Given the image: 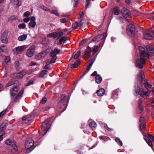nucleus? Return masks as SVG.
<instances>
[{
	"label": "nucleus",
	"mask_w": 154,
	"mask_h": 154,
	"mask_svg": "<svg viewBox=\"0 0 154 154\" xmlns=\"http://www.w3.org/2000/svg\"><path fill=\"white\" fill-rule=\"evenodd\" d=\"M138 49L140 52V58L136 61V65L137 67L141 69L145 64V60L148 58L149 55L145 51L144 48L142 47L139 46Z\"/></svg>",
	"instance_id": "1"
},
{
	"label": "nucleus",
	"mask_w": 154,
	"mask_h": 154,
	"mask_svg": "<svg viewBox=\"0 0 154 154\" xmlns=\"http://www.w3.org/2000/svg\"><path fill=\"white\" fill-rule=\"evenodd\" d=\"M137 79L142 83H143V82H144V86L148 91H151L152 90V86L149 84L148 82H146V80L144 79V73L142 71H139L137 75Z\"/></svg>",
	"instance_id": "2"
},
{
	"label": "nucleus",
	"mask_w": 154,
	"mask_h": 154,
	"mask_svg": "<svg viewBox=\"0 0 154 154\" xmlns=\"http://www.w3.org/2000/svg\"><path fill=\"white\" fill-rule=\"evenodd\" d=\"M135 92L137 94H139L144 99H146L149 96L148 92L141 89L138 85L136 86Z\"/></svg>",
	"instance_id": "3"
},
{
	"label": "nucleus",
	"mask_w": 154,
	"mask_h": 154,
	"mask_svg": "<svg viewBox=\"0 0 154 154\" xmlns=\"http://www.w3.org/2000/svg\"><path fill=\"white\" fill-rule=\"evenodd\" d=\"M60 51L58 48H54V50L51 51L50 53V56L52 57V59L50 61V63L51 64L54 62L56 60L57 57L56 55L59 54Z\"/></svg>",
	"instance_id": "4"
},
{
	"label": "nucleus",
	"mask_w": 154,
	"mask_h": 154,
	"mask_svg": "<svg viewBox=\"0 0 154 154\" xmlns=\"http://www.w3.org/2000/svg\"><path fill=\"white\" fill-rule=\"evenodd\" d=\"M25 146L27 149H33L35 146L34 145L33 140L31 138L27 139L25 144Z\"/></svg>",
	"instance_id": "5"
},
{
	"label": "nucleus",
	"mask_w": 154,
	"mask_h": 154,
	"mask_svg": "<svg viewBox=\"0 0 154 154\" xmlns=\"http://www.w3.org/2000/svg\"><path fill=\"white\" fill-rule=\"evenodd\" d=\"M152 33L153 34L154 37V30H152L151 32L148 30L143 31V34L145 39L149 40H152L153 38V36L151 35Z\"/></svg>",
	"instance_id": "6"
},
{
	"label": "nucleus",
	"mask_w": 154,
	"mask_h": 154,
	"mask_svg": "<svg viewBox=\"0 0 154 154\" xmlns=\"http://www.w3.org/2000/svg\"><path fill=\"white\" fill-rule=\"evenodd\" d=\"M124 17L128 21L129 20L131 19V13L130 11L125 8H124L121 11Z\"/></svg>",
	"instance_id": "7"
},
{
	"label": "nucleus",
	"mask_w": 154,
	"mask_h": 154,
	"mask_svg": "<svg viewBox=\"0 0 154 154\" xmlns=\"http://www.w3.org/2000/svg\"><path fill=\"white\" fill-rule=\"evenodd\" d=\"M127 32L130 36H132L135 33L134 26L132 24H129L127 28Z\"/></svg>",
	"instance_id": "8"
},
{
	"label": "nucleus",
	"mask_w": 154,
	"mask_h": 154,
	"mask_svg": "<svg viewBox=\"0 0 154 154\" xmlns=\"http://www.w3.org/2000/svg\"><path fill=\"white\" fill-rule=\"evenodd\" d=\"M106 36V33H104L102 35H98L94 37L92 39V41L96 43L97 42L105 38Z\"/></svg>",
	"instance_id": "9"
},
{
	"label": "nucleus",
	"mask_w": 154,
	"mask_h": 154,
	"mask_svg": "<svg viewBox=\"0 0 154 154\" xmlns=\"http://www.w3.org/2000/svg\"><path fill=\"white\" fill-rule=\"evenodd\" d=\"M35 48V45H32L30 47L26 53V55L29 57H32L34 54Z\"/></svg>",
	"instance_id": "10"
},
{
	"label": "nucleus",
	"mask_w": 154,
	"mask_h": 154,
	"mask_svg": "<svg viewBox=\"0 0 154 154\" xmlns=\"http://www.w3.org/2000/svg\"><path fill=\"white\" fill-rule=\"evenodd\" d=\"M149 138H150L153 142H154V137L153 136L148 134V136H145L144 139L148 144L150 146H152V142L150 140Z\"/></svg>",
	"instance_id": "11"
},
{
	"label": "nucleus",
	"mask_w": 154,
	"mask_h": 154,
	"mask_svg": "<svg viewBox=\"0 0 154 154\" xmlns=\"http://www.w3.org/2000/svg\"><path fill=\"white\" fill-rule=\"evenodd\" d=\"M5 143L8 145L10 146L16 151L17 150V147L15 143L12 141L10 139H8L6 140Z\"/></svg>",
	"instance_id": "12"
},
{
	"label": "nucleus",
	"mask_w": 154,
	"mask_h": 154,
	"mask_svg": "<svg viewBox=\"0 0 154 154\" xmlns=\"http://www.w3.org/2000/svg\"><path fill=\"white\" fill-rule=\"evenodd\" d=\"M65 104L62 103V102H59L57 106V110L59 111L63 112L66 109Z\"/></svg>",
	"instance_id": "13"
},
{
	"label": "nucleus",
	"mask_w": 154,
	"mask_h": 154,
	"mask_svg": "<svg viewBox=\"0 0 154 154\" xmlns=\"http://www.w3.org/2000/svg\"><path fill=\"white\" fill-rule=\"evenodd\" d=\"M19 89L17 87L14 86L11 88L10 90V94L11 97L14 96L18 92Z\"/></svg>",
	"instance_id": "14"
},
{
	"label": "nucleus",
	"mask_w": 154,
	"mask_h": 154,
	"mask_svg": "<svg viewBox=\"0 0 154 154\" xmlns=\"http://www.w3.org/2000/svg\"><path fill=\"white\" fill-rule=\"evenodd\" d=\"M7 34L6 31L3 32L1 37V42L4 43L6 44L8 42V40L7 38Z\"/></svg>",
	"instance_id": "15"
},
{
	"label": "nucleus",
	"mask_w": 154,
	"mask_h": 154,
	"mask_svg": "<svg viewBox=\"0 0 154 154\" xmlns=\"http://www.w3.org/2000/svg\"><path fill=\"white\" fill-rule=\"evenodd\" d=\"M68 38L66 36H63L61 37L60 38L59 40V42L57 43L58 45H61L62 44L64 43L67 40H69Z\"/></svg>",
	"instance_id": "16"
},
{
	"label": "nucleus",
	"mask_w": 154,
	"mask_h": 154,
	"mask_svg": "<svg viewBox=\"0 0 154 154\" xmlns=\"http://www.w3.org/2000/svg\"><path fill=\"white\" fill-rule=\"evenodd\" d=\"M140 128L141 130L143 131L144 130V128L145 126V122L144 118L141 117L140 119Z\"/></svg>",
	"instance_id": "17"
},
{
	"label": "nucleus",
	"mask_w": 154,
	"mask_h": 154,
	"mask_svg": "<svg viewBox=\"0 0 154 154\" xmlns=\"http://www.w3.org/2000/svg\"><path fill=\"white\" fill-rule=\"evenodd\" d=\"M63 35L62 32H54V38L57 40L60 38Z\"/></svg>",
	"instance_id": "18"
},
{
	"label": "nucleus",
	"mask_w": 154,
	"mask_h": 154,
	"mask_svg": "<svg viewBox=\"0 0 154 154\" xmlns=\"http://www.w3.org/2000/svg\"><path fill=\"white\" fill-rule=\"evenodd\" d=\"M147 51L150 53V55L153 56L154 54V50L152 46L151 45H147L146 47Z\"/></svg>",
	"instance_id": "19"
},
{
	"label": "nucleus",
	"mask_w": 154,
	"mask_h": 154,
	"mask_svg": "<svg viewBox=\"0 0 154 154\" xmlns=\"http://www.w3.org/2000/svg\"><path fill=\"white\" fill-rule=\"evenodd\" d=\"M95 60V58H93L91 60L90 62L89 63L88 65L87 68L86 69L87 70V71H86L85 72L84 74H83L82 75V77H83L85 74H86L88 72V71L90 69L91 66H92L93 64V63L94 62Z\"/></svg>",
	"instance_id": "20"
},
{
	"label": "nucleus",
	"mask_w": 154,
	"mask_h": 154,
	"mask_svg": "<svg viewBox=\"0 0 154 154\" xmlns=\"http://www.w3.org/2000/svg\"><path fill=\"white\" fill-rule=\"evenodd\" d=\"M7 125V124L5 122H3L0 125V134H4V130L5 127Z\"/></svg>",
	"instance_id": "21"
},
{
	"label": "nucleus",
	"mask_w": 154,
	"mask_h": 154,
	"mask_svg": "<svg viewBox=\"0 0 154 154\" xmlns=\"http://www.w3.org/2000/svg\"><path fill=\"white\" fill-rule=\"evenodd\" d=\"M26 48H25L24 46L18 47L14 49V51H15L16 52V53L18 54V53L24 51Z\"/></svg>",
	"instance_id": "22"
},
{
	"label": "nucleus",
	"mask_w": 154,
	"mask_h": 154,
	"mask_svg": "<svg viewBox=\"0 0 154 154\" xmlns=\"http://www.w3.org/2000/svg\"><path fill=\"white\" fill-rule=\"evenodd\" d=\"M11 3L15 7H18L21 5L19 0H11Z\"/></svg>",
	"instance_id": "23"
},
{
	"label": "nucleus",
	"mask_w": 154,
	"mask_h": 154,
	"mask_svg": "<svg viewBox=\"0 0 154 154\" xmlns=\"http://www.w3.org/2000/svg\"><path fill=\"white\" fill-rule=\"evenodd\" d=\"M48 129V126L46 127H45V126L42 127V125L41 131L40 132V134L42 135H45L47 132Z\"/></svg>",
	"instance_id": "24"
},
{
	"label": "nucleus",
	"mask_w": 154,
	"mask_h": 154,
	"mask_svg": "<svg viewBox=\"0 0 154 154\" xmlns=\"http://www.w3.org/2000/svg\"><path fill=\"white\" fill-rule=\"evenodd\" d=\"M46 51H44L36 56V58L38 59H40L42 58L45 57L46 55Z\"/></svg>",
	"instance_id": "25"
},
{
	"label": "nucleus",
	"mask_w": 154,
	"mask_h": 154,
	"mask_svg": "<svg viewBox=\"0 0 154 154\" xmlns=\"http://www.w3.org/2000/svg\"><path fill=\"white\" fill-rule=\"evenodd\" d=\"M48 74V72L46 70H44L42 71L39 75V77L41 78H45L46 77V75Z\"/></svg>",
	"instance_id": "26"
},
{
	"label": "nucleus",
	"mask_w": 154,
	"mask_h": 154,
	"mask_svg": "<svg viewBox=\"0 0 154 154\" xmlns=\"http://www.w3.org/2000/svg\"><path fill=\"white\" fill-rule=\"evenodd\" d=\"M23 89H22L20 91L18 94L16 96L14 100L15 101L18 100L21 97L23 93Z\"/></svg>",
	"instance_id": "27"
},
{
	"label": "nucleus",
	"mask_w": 154,
	"mask_h": 154,
	"mask_svg": "<svg viewBox=\"0 0 154 154\" xmlns=\"http://www.w3.org/2000/svg\"><path fill=\"white\" fill-rule=\"evenodd\" d=\"M105 93V90L103 88H100L97 91V94L99 96H103Z\"/></svg>",
	"instance_id": "28"
},
{
	"label": "nucleus",
	"mask_w": 154,
	"mask_h": 154,
	"mask_svg": "<svg viewBox=\"0 0 154 154\" xmlns=\"http://www.w3.org/2000/svg\"><path fill=\"white\" fill-rule=\"evenodd\" d=\"M95 81L96 82L97 84L100 83L102 81V78L99 75H97L96 76Z\"/></svg>",
	"instance_id": "29"
},
{
	"label": "nucleus",
	"mask_w": 154,
	"mask_h": 154,
	"mask_svg": "<svg viewBox=\"0 0 154 154\" xmlns=\"http://www.w3.org/2000/svg\"><path fill=\"white\" fill-rule=\"evenodd\" d=\"M27 38L26 34H24L20 36L18 38V40L19 41H23L26 39Z\"/></svg>",
	"instance_id": "30"
},
{
	"label": "nucleus",
	"mask_w": 154,
	"mask_h": 154,
	"mask_svg": "<svg viewBox=\"0 0 154 154\" xmlns=\"http://www.w3.org/2000/svg\"><path fill=\"white\" fill-rule=\"evenodd\" d=\"M67 101L66 96L64 95H63L61 97V100L60 102H61L62 103L66 104Z\"/></svg>",
	"instance_id": "31"
},
{
	"label": "nucleus",
	"mask_w": 154,
	"mask_h": 154,
	"mask_svg": "<svg viewBox=\"0 0 154 154\" xmlns=\"http://www.w3.org/2000/svg\"><path fill=\"white\" fill-rule=\"evenodd\" d=\"M143 109L142 106L140 104H139L137 109V112L138 114L141 113Z\"/></svg>",
	"instance_id": "32"
},
{
	"label": "nucleus",
	"mask_w": 154,
	"mask_h": 154,
	"mask_svg": "<svg viewBox=\"0 0 154 154\" xmlns=\"http://www.w3.org/2000/svg\"><path fill=\"white\" fill-rule=\"evenodd\" d=\"M80 63V61L79 60H76V62L74 64H72L71 66V68H74L77 67Z\"/></svg>",
	"instance_id": "33"
},
{
	"label": "nucleus",
	"mask_w": 154,
	"mask_h": 154,
	"mask_svg": "<svg viewBox=\"0 0 154 154\" xmlns=\"http://www.w3.org/2000/svg\"><path fill=\"white\" fill-rule=\"evenodd\" d=\"M36 25V23L35 22H32V21H30L29 23V27L30 28V27L33 28H34Z\"/></svg>",
	"instance_id": "34"
},
{
	"label": "nucleus",
	"mask_w": 154,
	"mask_h": 154,
	"mask_svg": "<svg viewBox=\"0 0 154 154\" xmlns=\"http://www.w3.org/2000/svg\"><path fill=\"white\" fill-rule=\"evenodd\" d=\"M89 125L91 128H92V129L96 128L97 127V124L96 123L94 122H91L89 123Z\"/></svg>",
	"instance_id": "35"
},
{
	"label": "nucleus",
	"mask_w": 154,
	"mask_h": 154,
	"mask_svg": "<svg viewBox=\"0 0 154 154\" xmlns=\"http://www.w3.org/2000/svg\"><path fill=\"white\" fill-rule=\"evenodd\" d=\"M99 46L98 45H95L92 47V52L94 54H95L97 51Z\"/></svg>",
	"instance_id": "36"
},
{
	"label": "nucleus",
	"mask_w": 154,
	"mask_h": 154,
	"mask_svg": "<svg viewBox=\"0 0 154 154\" xmlns=\"http://www.w3.org/2000/svg\"><path fill=\"white\" fill-rule=\"evenodd\" d=\"M79 26V23L77 22H73L72 25V27L74 29H76Z\"/></svg>",
	"instance_id": "37"
},
{
	"label": "nucleus",
	"mask_w": 154,
	"mask_h": 154,
	"mask_svg": "<svg viewBox=\"0 0 154 154\" xmlns=\"http://www.w3.org/2000/svg\"><path fill=\"white\" fill-rule=\"evenodd\" d=\"M26 74V72L25 70H23L22 71L20 72L18 75L20 78H22L23 76L25 75Z\"/></svg>",
	"instance_id": "38"
},
{
	"label": "nucleus",
	"mask_w": 154,
	"mask_h": 154,
	"mask_svg": "<svg viewBox=\"0 0 154 154\" xmlns=\"http://www.w3.org/2000/svg\"><path fill=\"white\" fill-rule=\"evenodd\" d=\"M50 118H48L42 124V126H46V125L49 123L50 120Z\"/></svg>",
	"instance_id": "39"
},
{
	"label": "nucleus",
	"mask_w": 154,
	"mask_h": 154,
	"mask_svg": "<svg viewBox=\"0 0 154 154\" xmlns=\"http://www.w3.org/2000/svg\"><path fill=\"white\" fill-rule=\"evenodd\" d=\"M26 24L24 23L20 24L18 26V27L19 29H24L26 28Z\"/></svg>",
	"instance_id": "40"
},
{
	"label": "nucleus",
	"mask_w": 154,
	"mask_h": 154,
	"mask_svg": "<svg viewBox=\"0 0 154 154\" xmlns=\"http://www.w3.org/2000/svg\"><path fill=\"white\" fill-rule=\"evenodd\" d=\"M10 58L9 56L6 57L5 59V63L7 64H9L10 63Z\"/></svg>",
	"instance_id": "41"
},
{
	"label": "nucleus",
	"mask_w": 154,
	"mask_h": 154,
	"mask_svg": "<svg viewBox=\"0 0 154 154\" xmlns=\"http://www.w3.org/2000/svg\"><path fill=\"white\" fill-rule=\"evenodd\" d=\"M81 54V51H78L76 54H75L74 56V58L75 59H76L80 56Z\"/></svg>",
	"instance_id": "42"
},
{
	"label": "nucleus",
	"mask_w": 154,
	"mask_h": 154,
	"mask_svg": "<svg viewBox=\"0 0 154 154\" xmlns=\"http://www.w3.org/2000/svg\"><path fill=\"white\" fill-rule=\"evenodd\" d=\"M91 55V53H88L86 54L85 53V54L83 56V58L87 60L90 57Z\"/></svg>",
	"instance_id": "43"
},
{
	"label": "nucleus",
	"mask_w": 154,
	"mask_h": 154,
	"mask_svg": "<svg viewBox=\"0 0 154 154\" xmlns=\"http://www.w3.org/2000/svg\"><path fill=\"white\" fill-rule=\"evenodd\" d=\"M15 67L17 70H19L20 69V67H19V62L17 61H16L15 63Z\"/></svg>",
	"instance_id": "44"
},
{
	"label": "nucleus",
	"mask_w": 154,
	"mask_h": 154,
	"mask_svg": "<svg viewBox=\"0 0 154 154\" xmlns=\"http://www.w3.org/2000/svg\"><path fill=\"white\" fill-rule=\"evenodd\" d=\"M41 8L43 10L47 11L50 12V10L44 6H41Z\"/></svg>",
	"instance_id": "45"
},
{
	"label": "nucleus",
	"mask_w": 154,
	"mask_h": 154,
	"mask_svg": "<svg viewBox=\"0 0 154 154\" xmlns=\"http://www.w3.org/2000/svg\"><path fill=\"white\" fill-rule=\"evenodd\" d=\"M116 142L120 146H122V142L120 140L119 138H116Z\"/></svg>",
	"instance_id": "46"
},
{
	"label": "nucleus",
	"mask_w": 154,
	"mask_h": 154,
	"mask_svg": "<svg viewBox=\"0 0 154 154\" xmlns=\"http://www.w3.org/2000/svg\"><path fill=\"white\" fill-rule=\"evenodd\" d=\"M51 14H54L56 16H59V14L58 13L57 11L55 10H54L52 11L51 12Z\"/></svg>",
	"instance_id": "47"
},
{
	"label": "nucleus",
	"mask_w": 154,
	"mask_h": 154,
	"mask_svg": "<svg viewBox=\"0 0 154 154\" xmlns=\"http://www.w3.org/2000/svg\"><path fill=\"white\" fill-rule=\"evenodd\" d=\"M30 15V12L29 11H26L23 14V16L25 17H28Z\"/></svg>",
	"instance_id": "48"
},
{
	"label": "nucleus",
	"mask_w": 154,
	"mask_h": 154,
	"mask_svg": "<svg viewBox=\"0 0 154 154\" xmlns=\"http://www.w3.org/2000/svg\"><path fill=\"white\" fill-rule=\"evenodd\" d=\"M84 14L83 12L82 11L79 13L77 15V18L78 19H79Z\"/></svg>",
	"instance_id": "49"
},
{
	"label": "nucleus",
	"mask_w": 154,
	"mask_h": 154,
	"mask_svg": "<svg viewBox=\"0 0 154 154\" xmlns=\"http://www.w3.org/2000/svg\"><path fill=\"white\" fill-rule=\"evenodd\" d=\"M47 36L49 38H54V32L52 33H50L47 35Z\"/></svg>",
	"instance_id": "50"
},
{
	"label": "nucleus",
	"mask_w": 154,
	"mask_h": 154,
	"mask_svg": "<svg viewBox=\"0 0 154 154\" xmlns=\"http://www.w3.org/2000/svg\"><path fill=\"white\" fill-rule=\"evenodd\" d=\"M47 98L46 97H44L42 100L41 103L42 104L45 103L47 101Z\"/></svg>",
	"instance_id": "51"
},
{
	"label": "nucleus",
	"mask_w": 154,
	"mask_h": 154,
	"mask_svg": "<svg viewBox=\"0 0 154 154\" xmlns=\"http://www.w3.org/2000/svg\"><path fill=\"white\" fill-rule=\"evenodd\" d=\"M86 42V40L85 39H83L82 41L79 43V45L81 46Z\"/></svg>",
	"instance_id": "52"
},
{
	"label": "nucleus",
	"mask_w": 154,
	"mask_h": 154,
	"mask_svg": "<svg viewBox=\"0 0 154 154\" xmlns=\"http://www.w3.org/2000/svg\"><path fill=\"white\" fill-rule=\"evenodd\" d=\"M104 128L106 130H107L110 131H112V129L108 128L107 126V124H105L104 125Z\"/></svg>",
	"instance_id": "53"
},
{
	"label": "nucleus",
	"mask_w": 154,
	"mask_h": 154,
	"mask_svg": "<svg viewBox=\"0 0 154 154\" xmlns=\"http://www.w3.org/2000/svg\"><path fill=\"white\" fill-rule=\"evenodd\" d=\"M13 84L12 80L9 81L7 84L6 87H9L11 85Z\"/></svg>",
	"instance_id": "54"
},
{
	"label": "nucleus",
	"mask_w": 154,
	"mask_h": 154,
	"mask_svg": "<svg viewBox=\"0 0 154 154\" xmlns=\"http://www.w3.org/2000/svg\"><path fill=\"white\" fill-rule=\"evenodd\" d=\"M60 21L61 23H65L67 21V20L64 18H62L60 20Z\"/></svg>",
	"instance_id": "55"
},
{
	"label": "nucleus",
	"mask_w": 154,
	"mask_h": 154,
	"mask_svg": "<svg viewBox=\"0 0 154 154\" xmlns=\"http://www.w3.org/2000/svg\"><path fill=\"white\" fill-rule=\"evenodd\" d=\"M91 48H90L88 47L86 49L85 53L86 54L90 53Z\"/></svg>",
	"instance_id": "56"
},
{
	"label": "nucleus",
	"mask_w": 154,
	"mask_h": 154,
	"mask_svg": "<svg viewBox=\"0 0 154 154\" xmlns=\"http://www.w3.org/2000/svg\"><path fill=\"white\" fill-rule=\"evenodd\" d=\"M120 9L119 7H116V15L119 14L120 13Z\"/></svg>",
	"instance_id": "57"
},
{
	"label": "nucleus",
	"mask_w": 154,
	"mask_h": 154,
	"mask_svg": "<svg viewBox=\"0 0 154 154\" xmlns=\"http://www.w3.org/2000/svg\"><path fill=\"white\" fill-rule=\"evenodd\" d=\"M6 112V110L5 109L3 110V111L1 112L0 113V118L2 117L5 114V113Z\"/></svg>",
	"instance_id": "58"
},
{
	"label": "nucleus",
	"mask_w": 154,
	"mask_h": 154,
	"mask_svg": "<svg viewBox=\"0 0 154 154\" xmlns=\"http://www.w3.org/2000/svg\"><path fill=\"white\" fill-rule=\"evenodd\" d=\"M90 0H87L86 1V8H88V6L90 5Z\"/></svg>",
	"instance_id": "59"
},
{
	"label": "nucleus",
	"mask_w": 154,
	"mask_h": 154,
	"mask_svg": "<svg viewBox=\"0 0 154 154\" xmlns=\"http://www.w3.org/2000/svg\"><path fill=\"white\" fill-rule=\"evenodd\" d=\"M30 20L29 17H26L24 19L23 21L24 22L27 23Z\"/></svg>",
	"instance_id": "60"
},
{
	"label": "nucleus",
	"mask_w": 154,
	"mask_h": 154,
	"mask_svg": "<svg viewBox=\"0 0 154 154\" xmlns=\"http://www.w3.org/2000/svg\"><path fill=\"white\" fill-rule=\"evenodd\" d=\"M33 81H30L28 83L26 84V86H29L31 85H32L33 84Z\"/></svg>",
	"instance_id": "61"
},
{
	"label": "nucleus",
	"mask_w": 154,
	"mask_h": 154,
	"mask_svg": "<svg viewBox=\"0 0 154 154\" xmlns=\"http://www.w3.org/2000/svg\"><path fill=\"white\" fill-rule=\"evenodd\" d=\"M49 41V40L48 38H45L43 39L42 42H46V44H47Z\"/></svg>",
	"instance_id": "62"
},
{
	"label": "nucleus",
	"mask_w": 154,
	"mask_h": 154,
	"mask_svg": "<svg viewBox=\"0 0 154 154\" xmlns=\"http://www.w3.org/2000/svg\"><path fill=\"white\" fill-rule=\"evenodd\" d=\"M30 21H32V22H35V18L34 17H32L30 18Z\"/></svg>",
	"instance_id": "63"
},
{
	"label": "nucleus",
	"mask_w": 154,
	"mask_h": 154,
	"mask_svg": "<svg viewBox=\"0 0 154 154\" xmlns=\"http://www.w3.org/2000/svg\"><path fill=\"white\" fill-rule=\"evenodd\" d=\"M151 106L154 107V99H152L151 101Z\"/></svg>",
	"instance_id": "64"
}]
</instances>
